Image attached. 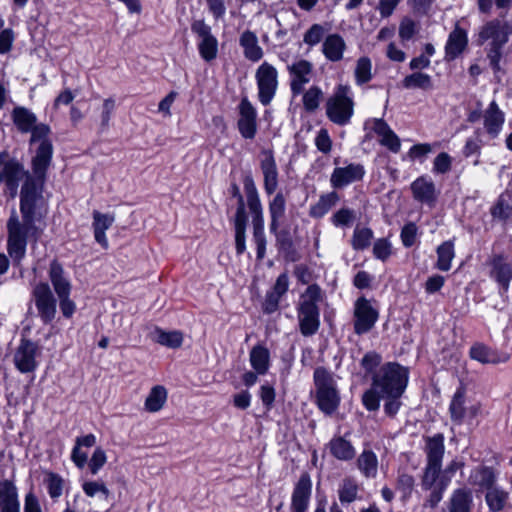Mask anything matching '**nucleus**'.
<instances>
[{
	"instance_id": "37",
	"label": "nucleus",
	"mask_w": 512,
	"mask_h": 512,
	"mask_svg": "<svg viewBox=\"0 0 512 512\" xmlns=\"http://www.w3.org/2000/svg\"><path fill=\"white\" fill-rule=\"evenodd\" d=\"M470 479L473 480L472 483L474 485L488 491L495 487L497 473L493 467L482 465L475 469V471L470 475Z\"/></svg>"
},
{
	"instance_id": "56",
	"label": "nucleus",
	"mask_w": 512,
	"mask_h": 512,
	"mask_svg": "<svg viewBox=\"0 0 512 512\" xmlns=\"http://www.w3.org/2000/svg\"><path fill=\"white\" fill-rule=\"evenodd\" d=\"M377 464V456L372 450H364L358 458L359 468L366 476L376 472Z\"/></svg>"
},
{
	"instance_id": "5",
	"label": "nucleus",
	"mask_w": 512,
	"mask_h": 512,
	"mask_svg": "<svg viewBox=\"0 0 512 512\" xmlns=\"http://www.w3.org/2000/svg\"><path fill=\"white\" fill-rule=\"evenodd\" d=\"M247 206L252 215L253 241L256 245V258L261 261L266 256V235L264 231L263 206L256 185L251 177L244 179Z\"/></svg>"
},
{
	"instance_id": "27",
	"label": "nucleus",
	"mask_w": 512,
	"mask_h": 512,
	"mask_svg": "<svg viewBox=\"0 0 512 512\" xmlns=\"http://www.w3.org/2000/svg\"><path fill=\"white\" fill-rule=\"evenodd\" d=\"M347 45L344 38L338 33L328 34L322 43V53L330 62H339L343 59Z\"/></svg>"
},
{
	"instance_id": "24",
	"label": "nucleus",
	"mask_w": 512,
	"mask_h": 512,
	"mask_svg": "<svg viewBox=\"0 0 512 512\" xmlns=\"http://www.w3.org/2000/svg\"><path fill=\"white\" fill-rule=\"evenodd\" d=\"M0 512H21L18 489L11 479H0Z\"/></svg>"
},
{
	"instance_id": "54",
	"label": "nucleus",
	"mask_w": 512,
	"mask_h": 512,
	"mask_svg": "<svg viewBox=\"0 0 512 512\" xmlns=\"http://www.w3.org/2000/svg\"><path fill=\"white\" fill-rule=\"evenodd\" d=\"M415 486V478L407 473H399L396 480V489L401 493V499L411 498Z\"/></svg>"
},
{
	"instance_id": "22",
	"label": "nucleus",
	"mask_w": 512,
	"mask_h": 512,
	"mask_svg": "<svg viewBox=\"0 0 512 512\" xmlns=\"http://www.w3.org/2000/svg\"><path fill=\"white\" fill-rule=\"evenodd\" d=\"M23 173V167L18 161L10 159L5 152L0 153V182L16 190Z\"/></svg>"
},
{
	"instance_id": "62",
	"label": "nucleus",
	"mask_w": 512,
	"mask_h": 512,
	"mask_svg": "<svg viewBox=\"0 0 512 512\" xmlns=\"http://www.w3.org/2000/svg\"><path fill=\"white\" fill-rule=\"evenodd\" d=\"M107 461L106 453L101 447H97L87 462L89 472L96 475Z\"/></svg>"
},
{
	"instance_id": "30",
	"label": "nucleus",
	"mask_w": 512,
	"mask_h": 512,
	"mask_svg": "<svg viewBox=\"0 0 512 512\" xmlns=\"http://www.w3.org/2000/svg\"><path fill=\"white\" fill-rule=\"evenodd\" d=\"M373 130L380 137V144L385 146L393 153H398L401 148V142L396 133L383 119L373 120Z\"/></svg>"
},
{
	"instance_id": "17",
	"label": "nucleus",
	"mask_w": 512,
	"mask_h": 512,
	"mask_svg": "<svg viewBox=\"0 0 512 512\" xmlns=\"http://www.w3.org/2000/svg\"><path fill=\"white\" fill-rule=\"evenodd\" d=\"M290 90L293 96L303 93L304 86L311 81L313 64L306 59H299L287 65Z\"/></svg>"
},
{
	"instance_id": "25",
	"label": "nucleus",
	"mask_w": 512,
	"mask_h": 512,
	"mask_svg": "<svg viewBox=\"0 0 512 512\" xmlns=\"http://www.w3.org/2000/svg\"><path fill=\"white\" fill-rule=\"evenodd\" d=\"M490 265L491 278L499 284L503 292H507L509 289L510 281L512 279L511 264L507 261L505 256L499 254L492 257Z\"/></svg>"
},
{
	"instance_id": "43",
	"label": "nucleus",
	"mask_w": 512,
	"mask_h": 512,
	"mask_svg": "<svg viewBox=\"0 0 512 512\" xmlns=\"http://www.w3.org/2000/svg\"><path fill=\"white\" fill-rule=\"evenodd\" d=\"M437 262L435 267L440 271H448L451 268V262L455 257L454 242L448 240L437 247Z\"/></svg>"
},
{
	"instance_id": "42",
	"label": "nucleus",
	"mask_w": 512,
	"mask_h": 512,
	"mask_svg": "<svg viewBox=\"0 0 512 512\" xmlns=\"http://www.w3.org/2000/svg\"><path fill=\"white\" fill-rule=\"evenodd\" d=\"M401 84L405 89H421L427 91L433 88L432 77L421 71H415L405 76Z\"/></svg>"
},
{
	"instance_id": "1",
	"label": "nucleus",
	"mask_w": 512,
	"mask_h": 512,
	"mask_svg": "<svg viewBox=\"0 0 512 512\" xmlns=\"http://www.w3.org/2000/svg\"><path fill=\"white\" fill-rule=\"evenodd\" d=\"M44 178L45 174L41 177L36 174L27 176L20 191L22 222L31 226H34L36 217L46 210V199L42 194Z\"/></svg>"
},
{
	"instance_id": "57",
	"label": "nucleus",
	"mask_w": 512,
	"mask_h": 512,
	"mask_svg": "<svg viewBox=\"0 0 512 512\" xmlns=\"http://www.w3.org/2000/svg\"><path fill=\"white\" fill-rule=\"evenodd\" d=\"M355 219V211L350 208L343 207L332 215L331 222L336 227H348Z\"/></svg>"
},
{
	"instance_id": "50",
	"label": "nucleus",
	"mask_w": 512,
	"mask_h": 512,
	"mask_svg": "<svg viewBox=\"0 0 512 512\" xmlns=\"http://www.w3.org/2000/svg\"><path fill=\"white\" fill-rule=\"evenodd\" d=\"M339 500L342 504H350L358 497V485L351 478H345L338 489Z\"/></svg>"
},
{
	"instance_id": "2",
	"label": "nucleus",
	"mask_w": 512,
	"mask_h": 512,
	"mask_svg": "<svg viewBox=\"0 0 512 512\" xmlns=\"http://www.w3.org/2000/svg\"><path fill=\"white\" fill-rule=\"evenodd\" d=\"M321 288L317 284L309 285L301 294L297 307V317L300 333L309 337L316 334L320 327Z\"/></svg>"
},
{
	"instance_id": "11",
	"label": "nucleus",
	"mask_w": 512,
	"mask_h": 512,
	"mask_svg": "<svg viewBox=\"0 0 512 512\" xmlns=\"http://www.w3.org/2000/svg\"><path fill=\"white\" fill-rule=\"evenodd\" d=\"M255 78L258 88V99L263 106H267L273 100L278 88V72L273 65L263 62L257 68Z\"/></svg>"
},
{
	"instance_id": "48",
	"label": "nucleus",
	"mask_w": 512,
	"mask_h": 512,
	"mask_svg": "<svg viewBox=\"0 0 512 512\" xmlns=\"http://www.w3.org/2000/svg\"><path fill=\"white\" fill-rule=\"evenodd\" d=\"M373 239V231L367 227H356L351 239V246L356 251H362L368 248Z\"/></svg>"
},
{
	"instance_id": "19",
	"label": "nucleus",
	"mask_w": 512,
	"mask_h": 512,
	"mask_svg": "<svg viewBox=\"0 0 512 512\" xmlns=\"http://www.w3.org/2000/svg\"><path fill=\"white\" fill-rule=\"evenodd\" d=\"M260 169L263 174V187L267 195H273L279 183V172L272 149L261 151Z\"/></svg>"
},
{
	"instance_id": "60",
	"label": "nucleus",
	"mask_w": 512,
	"mask_h": 512,
	"mask_svg": "<svg viewBox=\"0 0 512 512\" xmlns=\"http://www.w3.org/2000/svg\"><path fill=\"white\" fill-rule=\"evenodd\" d=\"M418 227L414 222L405 224L400 233L402 244L406 248L412 247L417 241Z\"/></svg>"
},
{
	"instance_id": "31",
	"label": "nucleus",
	"mask_w": 512,
	"mask_h": 512,
	"mask_svg": "<svg viewBox=\"0 0 512 512\" xmlns=\"http://www.w3.org/2000/svg\"><path fill=\"white\" fill-rule=\"evenodd\" d=\"M447 509L448 512H472V491L466 487L453 490L447 503Z\"/></svg>"
},
{
	"instance_id": "18",
	"label": "nucleus",
	"mask_w": 512,
	"mask_h": 512,
	"mask_svg": "<svg viewBox=\"0 0 512 512\" xmlns=\"http://www.w3.org/2000/svg\"><path fill=\"white\" fill-rule=\"evenodd\" d=\"M312 495V480L308 472H302L294 484L291 495V512H307Z\"/></svg>"
},
{
	"instance_id": "63",
	"label": "nucleus",
	"mask_w": 512,
	"mask_h": 512,
	"mask_svg": "<svg viewBox=\"0 0 512 512\" xmlns=\"http://www.w3.org/2000/svg\"><path fill=\"white\" fill-rule=\"evenodd\" d=\"M382 357L375 351L367 352L361 359V367L365 370L366 374H374L376 368L380 365Z\"/></svg>"
},
{
	"instance_id": "59",
	"label": "nucleus",
	"mask_w": 512,
	"mask_h": 512,
	"mask_svg": "<svg viewBox=\"0 0 512 512\" xmlns=\"http://www.w3.org/2000/svg\"><path fill=\"white\" fill-rule=\"evenodd\" d=\"M380 398H382L380 390L375 389V385L372 383L371 388L363 394L362 402L367 410L376 411L380 406Z\"/></svg>"
},
{
	"instance_id": "40",
	"label": "nucleus",
	"mask_w": 512,
	"mask_h": 512,
	"mask_svg": "<svg viewBox=\"0 0 512 512\" xmlns=\"http://www.w3.org/2000/svg\"><path fill=\"white\" fill-rule=\"evenodd\" d=\"M12 119L21 133H28L37 124V117L25 107H16L12 111Z\"/></svg>"
},
{
	"instance_id": "38",
	"label": "nucleus",
	"mask_w": 512,
	"mask_h": 512,
	"mask_svg": "<svg viewBox=\"0 0 512 512\" xmlns=\"http://www.w3.org/2000/svg\"><path fill=\"white\" fill-rule=\"evenodd\" d=\"M270 232L274 234L276 246L280 252L284 253L285 258L289 261H297L299 256L294 249L290 232L287 229L280 230L279 228Z\"/></svg>"
},
{
	"instance_id": "9",
	"label": "nucleus",
	"mask_w": 512,
	"mask_h": 512,
	"mask_svg": "<svg viewBox=\"0 0 512 512\" xmlns=\"http://www.w3.org/2000/svg\"><path fill=\"white\" fill-rule=\"evenodd\" d=\"M29 132L31 133L30 143H39L32 163L33 173L41 177L46 173L52 157V144L47 139L50 129L46 124L40 123Z\"/></svg>"
},
{
	"instance_id": "33",
	"label": "nucleus",
	"mask_w": 512,
	"mask_h": 512,
	"mask_svg": "<svg viewBox=\"0 0 512 512\" xmlns=\"http://www.w3.org/2000/svg\"><path fill=\"white\" fill-rule=\"evenodd\" d=\"M270 215V231H276L281 225V222L286 212V198L282 192H278L269 201L268 205Z\"/></svg>"
},
{
	"instance_id": "47",
	"label": "nucleus",
	"mask_w": 512,
	"mask_h": 512,
	"mask_svg": "<svg viewBox=\"0 0 512 512\" xmlns=\"http://www.w3.org/2000/svg\"><path fill=\"white\" fill-rule=\"evenodd\" d=\"M354 77L356 84L359 86L368 83L372 79V62L370 58L363 56L357 60Z\"/></svg>"
},
{
	"instance_id": "44",
	"label": "nucleus",
	"mask_w": 512,
	"mask_h": 512,
	"mask_svg": "<svg viewBox=\"0 0 512 512\" xmlns=\"http://www.w3.org/2000/svg\"><path fill=\"white\" fill-rule=\"evenodd\" d=\"M49 276L54 290L59 297V306L64 310V271L59 262L53 261L51 263Z\"/></svg>"
},
{
	"instance_id": "53",
	"label": "nucleus",
	"mask_w": 512,
	"mask_h": 512,
	"mask_svg": "<svg viewBox=\"0 0 512 512\" xmlns=\"http://www.w3.org/2000/svg\"><path fill=\"white\" fill-rule=\"evenodd\" d=\"M43 483L52 499L59 498L63 490V479L57 473L47 471L44 474Z\"/></svg>"
},
{
	"instance_id": "21",
	"label": "nucleus",
	"mask_w": 512,
	"mask_h": 512,
	"mask_svg": "<svg viewBox=\"0 0 512 512\" xmlns=\"http://www.w3.org/2000/svg\"><path fill=\"white\" fill-rule=\"evenodd\" d=\"M512 33V26L498 19L488 21L479 32L481 42L491 40L490 45H505L508 42L509 35Z\"/></svg>"
},
{
	"instance_id": "46",
	"label": "nucleus",
	"mask_w": 512,
	"mask_h": 512,
	"mask_svg": "<svg viewBox=\"0 0 512 512\" xmlns=\"http://www.w3.org/2000/svg\"><path fill=\"white\" fill-rule=\"evenodd\" d=\"M167 400V390L164 386L157 385L154 386L149 392L146 401L145 407L148 412L155 413L158 412L164 405Z\"/></svg>"
},
{
	"instance_id": "6",
	"label": "nucleus",
	"mask_w": 512,
	"mask_h": 512,
	"mask_svg": "<svg viewBox=\"0 0 512 512\" xmlns=\"http://www.w3.org/2000/svg\"><path fill=\"white\" fill-rule=\"evenodd\" d=\"M35 228L21 222L15 210L7 222L8 240L7 251L15 265H19L26 253L27 236Z\"/></svg>"
},
{
	"instance_id": "45",
	"label": "nucleus",
	"mask_w": 512,
	"mask_h": 512,
	"mask_svg": "<svg viewBox=\"0 0 512 512\" xmlns=\"http://www.w3.org/2000/svg\"><path fill=\"white\" fill-rule=\"evenodd\" d=\"M509 498L508 492L498 487L486 491L485 501L491 512H500L504 509Z\"/></svg>"
},
{
	"instance_id": "15",
	"label": "nucleus",
	"mask_w": 512,
	"mask_h": 512,
	"mask_svg": "<svg viewBox=\"0 0 512 512\" xmlns=\"http://www.w3.org/2000/svg\"><path fill=\"white\" fill-rule=\"evenodd\" d=\"M32 298L41 319L46 323L51 322L56 315L57 300L49 285L47 283L37 284L33 288Z\"/></svg>"
},
{
	"instance_id": "14",
	"label": "nucleus",
	"mask_w": 512,
	"mask_h": 512,
	"mask_svg": "<svg viewBox=\"0 0 512 512\" xmlns=\"http://www.w3.org/2000/svg\"><path fill=\"white\" fill-rule=\"evenodd\" d=\"M345 166L335 167L330 176V185L333 189H343L363 180L366 170L364 165L356 162H345Z\"/></svg>"
},
{
	"instance_id": "55",
	"label": "nucleus",
	"mask_w": 512,
	"mask_h": 512,
	"mask_svg": "<svg viewBox=\"0 0 512 512\" xmlns=\"http://www.w3.org/2000/svg\"><path fill=\"white\" fill-rule=\"evenodd\" d=\"M326 29L322 24H312L303 35V42L310 48L318 45L325 39Z\"/></svg>"
},
{
	"instance_id": "39",
	"label": "nucleus",
	"mask_w": 512,
	"mask_h": 512,
	"mask_svg": "<svg viewBox=\"0 0 512 512\" xmlns=\"http://www.w3.org/2000/svg\"><path fill=\"white\" fill-rule=\"evenodd\" d=\"M330 454L341 461H349L355 457L352 444L341 436L334 437L329 442Z\"/></svg>"
},
{
	"instance_id": "49",
	"label": "nucleus",
	"mask_w": 512,
	"mask_h": 512,
	"mask_svg": "<svg viewBox=\"0 0 512 512\" xmlns=\"http://www.w3.org/2000/svg\"><path fill=\"white\" fill-rule=\"evenodd\" d=\"M451 416H464L467 413L466 408V388L460 384L456 389L449 407Z\"/></svg>"
},
{
	"instance_id": "41",
	"label": "nucleus",
	"mask_w": 512,
	"mask_h": 512,
	"mask_svg": "<svg viewBox=\"0 0 512 512\" xmlns=\"http://www.w3.org/2000/svg\"><path fill=\"white\" fill-rule=\"evenodd\" d=\"M339 199L340 197L336 191L322 194L317 203L310 207V216L313 218H322L337 204Z\"/></svg>"
},
{
	"instance_id": "13",
	"label": "nucleus",
	"mask_w": 512,
	"mask_h": 512,
	"mask_svg": "<svg viewBox=\"0 0 512 512\" xmlns=\"http://www.w3.org/2000/svg\"><path fill=\"white\" fill-rule=\"evenodd\" d=\"M41 355L39 346L28 339H22L13 355V363L21 373H33Z\"/></svg>"
},
{
	"instance_id": "64",
	"label": "nucleus",
	"mask_w": 512,
	"mask_h": 512,
	"mask_svg": "<svg viewBox=\"0 0 512 512\" xmlns=\"http://www.w3.org/2000/svg\"><path fill=\"white\" fill-rule=\"evenodd\" d=\"M452 157L446 153H439L433 162V172L436 174H446L451 170Z\"/></svg>"
},
{
	"instance_id": "3",
	"label": "nucleus",
	"mask_w": 512,
	"mask_h": 512,
	"mask_svg": "<svg viewBox=\"0 0 512 512\" xmlns=\"http://www.w3.org/2000/svg\"><path fill=\"white\" fill-rule=\"evenodd\" d=\"M408 378L407 368L388 362L373 374L372 383L375 389L380 390L382 397H401L407 387Z\"/></svg>"
},
{
	"instance_id": "4",
	"label": "nucleus",
	"mask_w": 512,
	"mask_h": 512,
	"mask_svg": "<svg viewBox=\"0 0 512 512\" xmlns=\"http://www.w3.org/2000/svg\"><path fill=\"white\" fill-rule=\"evenodd\" d=\"M354 92L349 84H338L327 98L325 113L327 118L337 126H346L354 115Z\"/></svg>"
},
{
	"instance_id": "34",
	"label": "nucleus",
	"mask_w": 512,
	"mask_h": 512,
	"mask_svg": "<svg viewBox=\"0 0 512 512\" xmlns=\"http://www.w3.org/2000/svg\"><path fill=\"white\" fill-rule=\"evenodd\" d=\"M149 337L152 341L171 349H177L183 343V334L180 331H164L160 327H155Z\"/></svg>"
},
{
	"instance_id": "26",
	"label": "nucleus",
	"mask_w": 512,
	"mask_h": 512,
	"mask_svg": "<svg viewBox=\"0 0 512 512\" xmlns=\"http://www.w3.org/2000/svg\"><path fill=\"white\" fill-rule=\"evenodd\" d=\"M468 45L467 32L456 25L449 34L445 45V60L453 61L459 57Z\"/></svg>"
},
{
	"instance_id": "35",
	"label": "nucleus",
	"mask_w": 512,
	"mask_h": 512,
	"mask_svg": "<svg viewBox=\"0 0 512 512\" xmlns=\"http://www.w3.org/2000/svg\"><path fill=\"white\" fill-rule=\"evenodd\" d=\"M490 213L494 220L501 222L510 220L512 218V195L507 191L501 193L490 208Z\"/></svg>"
},
{
	"instance_id": "12",
	"label": "nucleus",
	"mask_w": 512,
	"mask_h": 512,
	"mask_svg": "<svg viewBox=\"0 0 512 512\" xmlns=\"http://www.w3.org/2000/svg\"><path fill=\"white\" fill-rule=\"evenodd\" d=\"M191 31L198 37L197 48L200 57L211 62L218 54V40L212 34L211 27L203 19L194 20L191 24Z\"/></svg>"
},
{
	"instance_id": "32",
	"label": "nucleus",
	"mask_w": 512,
	"mask_h": 512,
	"mask_svg": "<svg viewBox=\"0 0 512 512\" xmlns=\"http://www.w3.org/2000/svg\"><path fill=\"white\" fill-rule=\"evenodd\" d=\"M114 222V217L109 214H103L98 211L93 213L94 238L104 249H108L109 243L105 231L109 229Z\"/></svg>"
},
{
	"instance_id": "58",
	"label": "nucleus",
	"mask_w": 512,
	"mask_h": 512,
	"mask_svg": "<svg viewBox=\"0 0 512 512\" xmlns=\"http://www.w3.org/2000/svg\"><path fill=\"white\" fill-rule=\"evenodd\" d=\"M82 490L84 494L88 497H94L97 494H102L104 498L109 496V489L102 481H83Z\"/></svg>"
},
{
	"instance_id": "8",
	"label": "nucleus",
	"mask_w": 512,
	"mask_h": 512,
	"mask_svg": "<svg viewBox=\"0 0 512 512\" xmlns=\"http://www.w3.org/2000/svg\"><path fill=\"white\" fill-rule=\"evenodd\" d=\"M314 383L317 389V404L325 414H332L339 405L340 397L331 374L322 367L315 369Z\"/></svg>"
},
{
	"instance_id": "36",
	"label": "nucleus",
	"mask_w": 512,
	"mask_h": 512,
	"mask_svg": "<svg viewBox=\"0 0 512 512\" xmlns=\"http://www.w3.org/2000/svg\"><path fill=\"white\" fill-rule=\"evenodd\" d=\"M249 360L257 374L264 375L268 372L270 367V352L265 346L261 344L255 345L250 351Z\"/></svg>"
},
{
	"instance_id": "61",
	"label": "nucleus",
	"mask_w": 512,
	"mask_h": 512,
	"mask_svg": "<svg viewBox=\"0 0 512 512\" xmlns=\"http://www.w3.org/2000/svg\"><path fill=\"white\" fill-rule=\"evenodd\" d=\"M392 254V246L388 239L379 238L374 242L373 255L376 259L385 262Z\"/></svg>"
},
{
	"instance_id": "16",
	"label": "nucleus",
	"mask_w": 512,
	"mask_h": 512,
	"mask_svg": "<svg viewBox=\"0 0 512 512\" xmlns=\"http://www.w3.org/2000/svg\"><path fill=\"white\" fill-rule=\"evenodd\" d=\"M238 113L237 128L240 135L246 140L254 139L258 129V113L247 97L241 99L238 105Z\"/></svg>"
},
{
	"instance_id": "51",
	"label": "nucleus",
	"mask_w": 512,
	"mask_h": 512,
	"mask_svg": "<svg viewBox=\"0 0 512 512\" xmlns=\"http://www.w3.org/2000/svg\"><path fill=\"white\" fill-rule=\"evenodd\" d=\"M302 102L307 112H314L318 109L323 98V92L318 86H311L305 92L303 91Z\"/></svg>"
},
{
	"instance_id": "52",
	"label": "nucleus",
	"mask_w": 512,
	"mask_h": 512,
	"mask_svg": "<svg viewBox=\"0 0 512 512\" xmlns=\"http://www.w3.org/2000/svg\"><path fill=\"white\" fill-rule=\"evenodd\" d=\"M248 217L234 218L235 229V249L237 255H241L246 250V226Z\"/></svg>"
},
{
	"instance_id": "10",
	"label": "nucleus",
	"mask_w": 512,
	"mask_h": 512,
	"mask_svg": "<svg viewBox=\"0 0 512 512\" xmlns=\"http://www.w3.org/2000/svg\"><path fill=\"white\" fill-rule=\"evenodd\" d=\"M374 302V300H369L365 296H360L355 301L353 309L355 334L363 335L370 332L378 321L379 311L373 305Z\"/></svg>"
},
{
	"instance_id": "28",
	"label": "nucleus",
	"mask_w": 512,
	"mask_h": 512,
	"mask_svg": "<svg viewBox=\"0 0 512 512\" xmlns=\"http://www.w3.org/2000/svg\"><path fill=\"white\" fill-rule=\"evenodd\" d=\"M484 128L491 138H496L502 131L505 114L500 110L496 101H492L483 114Z\"/></svg>"
},
{
	"instance_id": "20",
	"label": "nucleus",
	"mask_w": 512,
	"mask_h": 512,
	"mask_svg": "<svg viewBox=\"0 0 512 512\" xmlns=\"http://www.w3.org/2000/svg\"><path fill=\"white\" fill-rule=\"evenodd\" d=\"M413 199L416 202L434 207L438 200L439 192L434 181L427 175L419 176L410 185Z\"/></svg>"
},
{
	"instance_id": "23",
	"label": "nucleus",
	"mask_w": 512,
	"mask_h": 512,
	"mask_svg": "<svg viewBox=\"0 0 512 512\" xmlns=\"http://www.w3.org/2000/svg\"><path fill=\"white\" fill-rule=\"evenodd\" d=\"M469 356L481 364H500L509 360L507 353H500L484 343L476 342L469 349Z\"/></svg>"
},
{
	"instance_id": "29",
	"label": "nucleus",
	"mask_w": 512,
	"mask_h": 512,
	"mask_svg": "<svg viewBox=\"0 0 512 512\" xmlns=\"http://www.w3.org/2000/svg\"><path fill=\"white\" fill-rule=\"evenodd\" d=\"M239 45L243 50L244 57L251 62H258L263 58L264 51L259 45L255 32L247 29L239 36Z\"/></svg>"
},
{
	"instance_id": "7",
	"label": "nucleus",
	"mask_w": 512,
	"mask_h": 512,
	"mask_svg": "<svg viewBox=\"0 0 512 512\" xmlns=\"http://www.w3.org/2000/svg\"><path fill=\"white\" fill-rule=\"evenodd\" d=\"M444 437L436 434L428 438L426 443L427 465L422 477V488L431 490L439 479L444 455Z\"/></svg>"
}]
</instances>
